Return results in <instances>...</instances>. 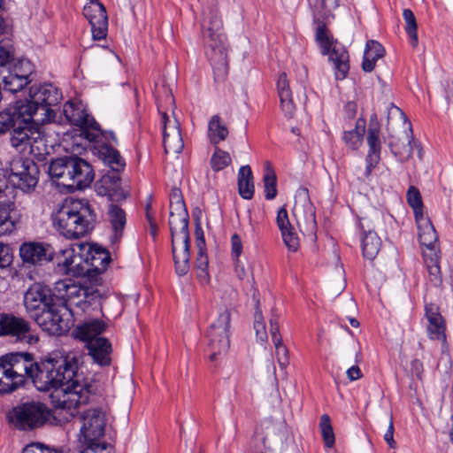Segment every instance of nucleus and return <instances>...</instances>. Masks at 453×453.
Instances as JSON below:
<instances>
[{"label": "nucleus", "instance_id": "f257e3e1", "mask_svg": "<svg viewBox=\"0 0 453 453\" xmlns=\"http://www.w3.org/2000/svg\"><path fill=\"white\" fill-rule=\"evenodd\" d=\"M31 380L39 391L53 389L51 397L60 409L71 411L85 405L92 393L91 384L78 373L76 358L59 353L35 362Z\"/></svg>", "mask_w": 453, "mask_h": 453}, {"label": "nucleus", "instance_id": "f03ea898", "mask_svg": "<svg viewBox=\"0 0 453 453\" xmlns=\"http://www.w3.org/2000/svg\"><path fill=\"white\" fill-rule=\"evenodd\" d=\"M54 228L66 239H79L94 227L96 216L86 199L66 200L51 215Z\"/></svg>", "mask_w": 453, "mask_h": 453}, {"label": "nucleus", "instance_id": "7ed1b4c3", "mask_svg": "<svg viewBox=\"0 0 453 453\" xmlns=\"http://www.w3.org/2000/svg\"><path fill=\"white\" fill-rule=\"evenodd\" d=\"M47 171L50 180L68 192L89 187L95 178L90 164L78 156L52 158Z\"/></svg>", "mask_w": 453, "mask_h": 453}, {"label": "nucleus", "instance_id": "20e7f679", "mask_svg": "<svg viewBox=\"0 0 453 453\" xmlns=\"http://www.w3.org/2000/svg\"><path fill=\"white\" fill-rule=\"evenodd\" d=\"M62 97L61 90L52 83L35 84L30 87L28 99L22 109L28 112L30 119L50 123L56 118L53 107L58 105Z\"/></svg>", "mask_w": 453, "mask_h": 453}, {"label": "nucleus", "instance_id": "39448f33", "mask_svg": "<svg viewBox=\"0 0 453 453\" xmlns=\"http://www.w3.org/2000/svg\"><path fill=\"white\" fill-rule=\"evenodd\" d=\"M96 142H101L99 153L104 162L112 170V174H105L100 180L101 186L98 187L99 193L109 196L111 200L119 201L126 199L127 194L122 189H117L119 186V173L125 169L126 162L120 156V153L113 145L114 142L109 134L100 137Z\"/></svg>", "mask_w": 453, "mask_h": 453}, {"label": "nucleus", "instance_id": "423d86ee", "mask_svg": "<svg viewBox=\"0 0 453 453\" xmlns=\"http://www.w3.org/2000/svg\"><path fill=\"white\" fill-rule=\"evenodd\" d=\"M43 122L27 118L11 132L10 143L17 152L23 156L30 155L37 160H43L47 151L45 139L41 130Z\"/></svg>", "mask_w": 453, "mask_h": 453}, {"label": "nucleus", "instance_id": "0eeeda50", "mask_svg": "<svg viewBox=\"0 0 453 453\" xmlns=\"http://www.w3.org/2000/svg\"><path fill=\"white\" fill-rule=\"evenodd\" d=\"M55 290L59 299L69 308L71 314L79 311L86 312L89 308L99 303V293L92 287L82 286L75 281L66 279L55 283Z\"/></svg>", "mask_w": 453, "mask_h": 453}, {"label": "nucleus", "instance_id": "6e6552de", "mask_svg": "<svg viewBox=\"0 0 453 453\" xmlns=\"http://www.w3.org/2000/svg\"><path fill=\"white\" fill-rule=\"evenodd\" d=\"M79 418L81 423L80 441L87 446L83 451L89 453V450L92 452L104 450L106 444L101 442L105 429L104 414L98 409H90L83 411Z\"/></svg>", "mask_w": 453, "mask_h": 453}, {"label": "nucleus", "instance_id": "1a4fd4ad", "mask_svg": "<svg viewBox=\"0 0 453 453\" xmlns=\"http://www.w3.org/2000/svg\"><path fill=\"white\" fill-rule=\"evenodd\" d=\"M63 113L70 124L80 127L81 136L88 141L97 142L100 137L109 134L114 142H117L115 134L111 131L104 132L81 104L66 102L63 107Z\"/></svg>", "mask_w": 453, "mask_h": 453}, {"label": "nucleus", "instance_id": "9d476101", "mask_svg": "<svg viewBox=\"0 0 453 453\" xmlns=\"http://www.w3.org/2000/svg\"><path fill=\"white\" fill-rule=\"evenodd\" d=\"M316 41L320 47L321 53L325 56L328 55L329 60L334 64L336 79H344L349 69V53L345 47L333 39L324 24L319 25L317 28Z\"/></svg>", "mask_w": 453, "mask_h": 453}, {"label": "nucleus", "instance_id": "9b49d317", "mask_svg": "<svg viewBox=\"0 0 453 453\" xmlns=\"http://www.w3.org/2000/svg\"><path fill=\"white\" fill-rule=\"evenodd\" d=\"M8 419L17 429L34 430L46 423L47 407L40 402L21 403L9 412Z\"/></svg>", "mask_w": 453, "mask_h": 453}, {"label": "nucleus", "instance_id": "f8f14e48", "mask_svg": "<svg viewBox=\"0 0 453 453\" xmlns=\"http://www.w3.org/2000/svg\"><path fill=\"white\" fill-rule=\"evenodd\" d=\"M231 321V310L222 309L217 319L209 326L207 331L209 357L211 361L217 360L218 356L225 354L230 346L229 328Z\"/></svg>", "mask_w": 453, "mask_h": 453}, {"label": "nucleus", "instance_id": "ddd939ff", "mask_svg": "<svg viewBox=\"0 0 453 453\" xmlns=\"http://www.w3.org/2000/svg\"><path fill=\"white\" fill-rule=\"evenodd\" d=\"M34 71L33 64L27 59H19L12 65L0 68V81L4 89L12 94L21 91L32 81L30 76Z\"/></svg>", "mask_w": 453, "mask_h": 453}, {"label": "nucleus", "instance_id": "4468645a", "mask_svg": "<svg viewBox=\"0 0 453 453\" xmlns=\"http://www.w3.org/2000/svg\"><path fill=\"white\" fill-rule=\"evenodd\" d=\"M70 315L69 308L59 300L33 319L49 334L61 335L69 329Z\"/></svg>", "mask_w": 453, "mask_h": 453}, {"label": "nucleus", "instance_id": "2eb2a0df", "mask_svg": "<svg viewBox=\"0 0 453 453\" xmlns=\"http://www.w3.org/2000/svg\"><path fill=\"white\" fill-rule=\"evenodd\" d=\"M382 221V213L376 210L372 211L360 219V226L364 232L362 250L364 257L367 259H374L380 249L381 241L375 230L381 226Z\"/></svg>", "mask_w": 453, "mask_h": 453}, {"label": "nucleus", "instance_id": "dca6fc26", "mask_svg": "<svg viewBox=\"0 0 453 453\" xmlns=\"http://www.w3.org/2000/svg\"><path fill=\"white\" fill-rule=\"evenodd\" d=\"M59 300L58 296L52 294L50 288L40 283L33 284L24 295V305L32 319Z\"/></svg>", "mask_w": 453, "mask_h": 453}, {"label": "nucleus", "instance_id": "f3484780", "mask_svg": "<svg viewBox=\"0 0 453 453\" xmlns=\"http://www.w3.org/2000/svg\"><path fill=\"white\" fill-rule=\"evenodd\" d=\"M0 363L14 376L13 380L22 386L26 378H30L35 362L27 352L10 353L0 357Z\"/></svg>", "mask_w": 453, "mask_h": 453}, {"label": "nucleus", "instance_id": "a211bd4d", "mask_svg": "<svg viewBox=\"0 0 453 453\" xmlns=\"http://www.w3.org/2000/svg\"><path fill=\"white\" fill-rule=\"evenodd\" d=\"M58 270L73 277H85L88 273V264L83 262L81 255L75 254L73 247L53 252V260Z\"/></svg>", "mask_w": 453, "mask_h": 453}, {"label": "nucleus", "instance_id": "6ab92c4d", "mask_svg": "<svg viewBox=\"0 0 453 453\" xmlns=\"http://www.w3.org/2000/svg\"><path fill=\"white\" fill-rule=\"evenodd\" d=\"M83 14L90 24L92 38L104 39L108 32V17L104 4L98 0H91L84 6Z\"/></svg>", "mask_w": 453, "mask_h": 453}, {"label": "nucleus", "instance_id": "aec40b11", "mask_svg": "<svg viewBox=\"0 0 453 453\" xmlns=\"http://www.w3.org/2000/svg\"><path fill=\"white\" fill-rule=\"evenodd\" d=\"M23 264L28 266H42L53 260V249L42 242H25L19 248Z\"/></svg>", "mask_w": 453, "mask_h": 453}, {"label": "nucleus", "instance_id": "412c9836", "mask_svg": "<svg viewBox=\"0 0 453 453\" xmlns=\"http://www.w3.org/2000/svg\"><path fill=\"white\" fill-rule=\"evenodd\" d=\"M163 125V143L167 154H179L184 148L180 123L176 118L171 119L165 112L161 113Z\"/></svg>", "mask_w": 453, "mask_h": 453}, {"label": "nucleus", "instance_id": "4be33fe9", "mask_svg": "<svg viewBox=\"0 0 453 453\" xmlns=\"http://www.w3.org/2000/svg\"><path fill=\"white\" fill-rule=\"evenodd\" d=\"M29 333L30 324L25 319L12 314H3V335H10L28 343L36 342L37 338L30 335Z\"/></svg>", "mask_w": 453, "mask_h": 453}, {"label": "nucleus", "instance_id": "5701e85b", "mask_svg": "<svg viewBox=\"0 0 453 453\" xmlns=\"http://www.w3.org/2000/svg\"><path fill=\"white\" fill-rule=\"evenodd\" d=\"M367 143L369 146L366 157L365 176L369 177L372 169L377 165L380 158L381 143L380 140V127L378 122L371 120L368 127Z\"/></svg>", "mask_w": 453, "mask_h": 453}, {"label": "nucleus", "instance_id": "b1692460", "mask_svg": "<svg viewBox=\"0 0 453 453\" xmlns=\"http://www.w3.org/2000/svg\"><path fill=\"white\" fill-rule=\"evenodd\" d=\"M188 219V211H170L169 226L172 244H176L178 241H180V243H189Z\"/></svg>", "mask_w": 453, "mask_h": 453}, {"label": "nucleus", "instance_id": "393cba45", "mask_svg": "<svg viewBox=\"0 0 453 453\" xmlns=\"http://www.w3.org/2000/svg\"><path fill=\"white\" fill-rule=\"evenodd\" d=\"M276 223L281 233L284 244L288 251H297L300 246L299 237L294 226L290 224L288 214L285 207L279 209L276 217Z\"/></svg>", "mask_w": 453, "mask_h": 453}, {"label": "nucleus", "instance_id": "a878e982", "mask_svg": "<svg viewBox=\"0 0 453 453\" xmlns=\"http://www.w3.org/2000/svg\"><path fill=\"white\" fill-rule=\"evenodd\" d=\"M269 322L270 334L272 341L275 346L277 362L281 369H286L289 363L288 350L287 347L282 343V339L280 334L279 314L277 310H272Z\"/></svg>", "mask_w": 453, "mask_h": 453}, {"label": "nucleus", "instance_id": "bb28decb", "mask_svg": "<svg viewBox=\"0 0 453 453\" xmlns=\"http://www.w3.org/2000/svg\"><path fill=\"white\" fill-rule=\"evenodd\" d=\"M20 215L13 201L0 202V236L13 233Z\"/></svg>", "mask_w": 453, "mask_h": 453}, {"label": "nucleus", "instance_id": "cd10ccee", "mask_svg": "<svg viewBox=\"0 0 453 453\" xmlns=\"http://www.w3.org/2000/svg\"><path fill=\"white\" fill-rule=\"evenodd\" d=\"M23 104L10 105L0 111V134L14 130L21 121L28 118V112L22 109Z\"/></svg>", "mask_w": 453, "mask_h": 453}, {"label": "nucleus", "instance_id": "c85d7f7f", "mask_svg": "<svg viewBox=\"0 0 453 453\" xmlns=\"http://www.w3.org/2000/svg\"><path fill=\"white\" fill-rule=\"evenodd\" d=\"M221 21L216 17H212L210 20V26L203 36L207 39L206 43L215 54H219L222 65H226L224 56V35L220 33Z\"/></svg>", "mask_w": 453, "mask_h": 453}, {"label": "nucleus", "instance_id": "c756f323", "mask_svg": "<svg viewBox=\"0 0 453 453\" xmlns=\"http://www.w3.org/2000/svg\"><path fill=\"white\" fill-rule=\"evenodd\" d=\"M111 261L110 253L103 249L97 248L90 250L83 257V262L88 264V273L86 276H89L91 273L97 274L104 273Z\"/></svg>", "mask_w": 453, "mask_h": 453}, {"label": "nucleus", "instance_id": "7c9ffc66", "mask_svg": "<svg viewBox=\"0 0 453 453\" xmlns=\"http://www.w3.org/2000/svg\"><path fill=\"white\" fill-rule=\"evenodd\" d=\"M277 88L281 110L286 118L291 119L296 111V106L293 102L289 82L285 73H282L279 76L277 81Z\"/></svg>", "mask_w": 453, "mask_h": 453}, {"label": "nucleus", "instance_id": "2f4dec72", "mask_svg": "<svg viewBox=\"0 0 453 453\" xmlns=\"http://www.w3.org/2000/svg\"><path fill=\"white\" fill-rule=\"evenodd\" d=\"M106 328V325L100 319H91L78 326L73 332L76 339H79L87 344L89 341H94L96 338H100L101 334Z\"/></svg>", "mask_w": 453, "mask_h": 453}, {"label": "nucleus", "instance_id": "473e14b6", "mask_svg": "<svg viewBox=\"0 0 453 453\" xmlns=\"http://www.w3.org/2000/svg\"><path fill=\"white\" fill-rule=\"evenodd\" d=\"M418 226V236L422 246L430 250H435V244L438 240L436 231L428 218L420 215L416 219Z\"/></svg>", "mask_w": 453, "mask_h": 453}, {"label": "nucleus", "instance_id": "72a5a7b5", "mask_svg": "<svg viewBox=\"0 0 453 453\" xmlns=\"http://www.w3.org/2000/svg\"><path fill=\"white\" fill-rule=\"evenodd\" d=\"M89 355L100 365H109L111 363V346L106 338H96L87 344Z\"/></svg>", "mask_w": 453, "mask_h": 453}, {"label": "nucleus", "instance_id": "f704fd0d", "mask_svg": "<svg viewBox=\"0 0 453 453\" xmlns=\"http://www.w3.org/2000/svg\"><path fill=\"white\" fill-rule=\"evenodd\" d=\"M108 218L113 231L111 242L116 243L123 234L127 222L126 212L117 204L111 203L108 208Z\"/></svg>", "mask_w": 453, "mask_h": 453}, {"label": "nucleus", "instance_id": "c9c22d12", "mask_svg": "<svg viewBox=\"0 0 453 453\" xmlns=\"http://www.w3.org/2000/svg\"><path fill=\"white\" fill-rule=\"evenodd\" d=\"M384 55L385 50L379 42L374 40L367 41L364 52L362 69L366 73L372 72L376 65V62L382 58Z\"/></svg>", "mask_w": 453, "mask_h": 453}, {"label": "nucleus", "instance_id": "e433bc0d", "mask_svg": "<svg viewBox=\"0 0 453 453\" xmlns=\"http://www.w3.org/2000/svg\"><path fill=\"white\" fill-rule=\"evenodd\" d=\"M254 182L251 169L249 165L242 166L238 172V191L240 196L250 200L254 195Z\"/></svg>", "mask_w": 453, "mask_h": 453}, {"label": "nucleus", "instance_id": "4c0bfd02", "mask_svg": "<svg viewBox=\"0 0 453 453\" xmlns=\"http://www.w3.org/2000/svg\"><path fill=\"white\" fill-rule=\"evenodd\" d=\"M30 166H27V170L23 174L18 176V178L12 182L13 185L24 191H29L34 188L39 179V169L35 162H27Z\"/></svg>", "mask_w": 453, "mask_h": 453}, {"label": "nucleus", "instance_id": "58836bf2", "mask_svg": "<svg viewBox=\"0 0 453 453\" xmlns=\"http://www.w3.org/2000/svg\"><path fill=\"white\" fill-rule=\"evenodd\" d=\"M172 251L175 265V272L179 276H183L189 271V243H181L180 251L178 253L176 244H172Z\"/></svg>", "mask_w": 453, "mask_h": 453}, {"label": "nucleus", "instance_id": "ea45409f", "mask_svg": "<svg viewBox=\"0 0 453 453\" xmlns=\"http://www.w3.org/2000/svg\"><path fill=\"white\" fill-rule=\"evenodd\" d=\"M208 135L210 142L215 146L226 139L228 129L219 115L211 118L208 124Z\"/></svg>", "mask_w": 453, "mask_h": 453}, {"label": "nucleus", "instance_id": "a19ab883", "mask_svg": "<svg viewBox=\"0 0 453 453\" xmlns=\"http://www.w3.org/2000/svg\"><path fill=\"white\" fill-rule=\"evenodd\" d=\"M365 127V121L359 119L357 120L356 127L353 130L344 132L343 140L348 147L352 150H357L362 144Z\"/></svg>", "mask_w": 453, "mask_h": 453}, {"label": "nucleus", "instance_id": "79ce46f5", "mask_svg": "<svg viewBox=\"0 0 453 453\" xmlns=\"http://www.w3.org/2000/svg\"><path fill=\"white\" fill-rule=\"evenodd\" d=\"M265 196L267 200H273L277 195V178L270 163L265 164V173L264 174Z\"/></svg>", "mask_w": 453, "mask_h": 453}, {"label": "nucleus", "instance_id": "37998d69", "mask_svg": "<svg viewBox=\"0 0 453 453\" xmlns=\"http://www.w3.org/2000/svg\"><path fill=\"white\" fill-rule=\"evenodd\" d=\"M403 17L405 21V31L410 37V42L413 48H416L418 43V25L416 17L413 12L410 9H404L403 12Z\"/></svg>", "mask_w": 453, "mask_h": 453}, {"label": "nucleus", "instance_id": "c03bdc74", "mask_svg": "<svg viewBox=\"0 0 453 453\" xmlns=\"http://www.w3.org/2000/svg\"><path fill=\"white\" fill-rule=\"evenodd\" d=\"M14 376L0 363V395L12 393L21 387Z\"/></svg>", "mask_w": 453, "mask_h": 453}, {"label": "nucleus", "instance_id": "a18cd8bd", "mask_svg": "<svg viewBox=\"0 0 453 453\" xmlns=\"http://www.w3.org/2000/svg\"><path fill=\"white\" fill-rule=\"evenodd\" d=\"M231 163V157L228 152L215 146L214 153L211 158V166L214 172L225 169Z\"/></svg>", "mask_w": 453, "mask_h": 453}, {"label": "nucleus", "instance_id": "49530a36", "mask_svg": "<svg viewBox=\"0 0 453 453\" xmlns=\"http://www.w3.org/2000/svg\"><path fill=\"white\" fill-rule=\"evenodd\" d=\"M319 427L321 430V434L325 442V446L327 448H332L334 444V434L331 425L330 418L327 414H324L321 416Z\"/></svg>", "mask_w": 453, "mask_h": 453}, {"label": "nucleus", "instance_id": "de8ad7c7", "mask_svg": "<svg viewBox=\"0 0 453 453\" xmlns=\"http://www.w3.org/2000/svg\"><path fill=\"white\" fill-rule=\"evenodd\" d=\"M27 162H34L29 158H23L21 157H14L9 165V179L12 182H13L18 176L22 175V173H25L27 170V166H30Z\"/></svg>", "mask_w": 453, "mask_h": 453}, {"label": "nucleus", "instance_id": "09e8293b", "mask_svg": "<svg viewBox=\"0 0 453 453\" xmlns=\"http://www.w3.org/2000/svg\"><path fill=\"white\" fill-rule=\"evenodd\" d=\"M407 202L414 211L415 219L420 215H423V203L421 195L417 188L413 186L409 188L407 191Z\"/></svg>", "mask_w": 453, "mask_h": 453}, {"label": "nucleus", "instance_id": "8fccbe9b", "mask_svg": "<svg viewBox=\"0 0 453 453\" xmlns=\"http://www.w3.org/2000/svg\"><path fill=\"white\" fill-rule=\"evenodd\" d=\"M14 48L10 40L0 42V68L14 63Z\"/></svg>", "mask_w": 453, "mask_h": 453}, {"label": "nucleus", "instance_id": "3c124183", "mask_svg": "<svg viewBox=\"0 0 453 453\" xmlns=\"http://www.w3.org/2000/svg\"><path fill=\"white\" fill-rule=\"evenodd\" d=\"M170 211L181 212L187 211L181 190L173 188L169 194Z\"/></svg>", "mask_w": 453, "mask_h": 453}, {"label": "nucleus", "instance_id": "603ef678", "mask_svg": "<svg viewBox=\"0 0 453 453\" xmlns=\"http://www.w3.org/2000/svg\"><path fill=\"white\" fill-rule=\"evenodd\" d=\"M427 271L429 275V281L434 287H441L442 284V277L437 258L432 257L430 261L427 262Z\"/></svg>", "mask_w": 453, "mask_h": 453}, {"label": "nucleus", "instance_id": "864d4df0", "mask_svg": "<svg viewBox=\"0 0 453 453\" xmlns=\"http://www.w3.org/2000/svg\"><path fill=\"white\" fill-rule=\"evenodd\" d=\"M254 329L256 332L257 338L261 342H266L267 338H268L267 332H266V326H265V323L262 312L260 311H257L255 312Z\"/></svg>", "mask_w": 453, "mask_h": 453}, {"label": "nucleus", "instance_id": "5fc2aeb1", "mask_svg": "<svg viewBox=\"0 0 453 453\" xmlns=\"http://www.w3.org/2000/svg\"><path fill=\"white\" fill-rule=\"evenodd\" d=\"M427 334L431 340L444 341L445 336V325L443 320L430 322L427 326Z\"/></svg>", "mask_w": 453, "mask_h": 453}, {"label": "nucleus", "instance_id": "6e6d98bb", "mask_svg": "<svg viewBox=\"0 0 453 453\" xmlns=\"http://www.w3.org/2000/svg\"><path fill=\"white\" fill-rule=\"evenodd\" d=\"M12 262V249L8 244L0 242V268L8 267Z\"/></svg>", "mask_w": 453, "mask_h": 453}, {"label": "nucleus", "instance_id": "4d7b16f0", "mask_svg": "<svg viewBox=\"0 0 453 453\" xmlns=\"http://www.w3.org/2000/svg\"><path fill=\"white\" fill-rule=\"evenodd\" d=\"M22 453H62L56 449H50L42 443H31L23 449Z\"/></svg>", "mask_w": 453, "mask_h": 453}, {"label": "nucleus", "instance_id": "13d9d810", "mask_svg": "<svg viewBox=\"0 0 453 453\" xmlns=\"http://www.w3.org/2000/svg\"><path fill=\"white\" fill-rule=\"evenodd\" d=\"M231 251L233 258L237 262L242 252V242L238 234L231 236Z\"/></svg>", "mask_w": 453, "mask_h": 453}, {"label": "nucleus", "instance_id": "bf43d9fd", "mask_svg": "<svg viewBox=\"0 0 453 453\" xmlns=\"http://www.w3.org/2000/svg\"><path fill=\"white\" fill-rule=\"evenodd\" d=\"M425 311L428 323L443 320L441 315L439 312L438 307L435 306L434 304L431 303L426 305Z\"/></svg>", "mask_w": 453, "mask_h": 453}, {"label": "nucleus", "instance_id": "052dcab7", "mask_svg": "<svg viewBox=\"0 0 453 453\" xmlns=\"http://www.w3.org/2000/svg\"><path fill=\"white\" fill-rule=\"evenodd\" d=\"M384 440L391 449L395 448L396 443L394 440V423L392 415H390L389 417L388 428L386 434H384Z\"/></svg>", "mask_w": 453, "mask_h": 453}, {"label": "nucleus", "instance_id": "680f3d73", "mask_svg": "<svg viewBox=\"0 0 453 453\" xmlns=\"http://www.w3.org/2000/svg\"><path fill=\"white\" fill-rule=\"evenodd\" d=\"M196 269H207L208 268V257L203 251V248L198 250L197 257L196 260Z\"/></svg>", "mask_w": 453, "mask_h": 453}, {"label": "nucleus", "instance_id": "e2e57ef3", "mask_svg": "<svg viewBox=\"0 0 453 453\" xmlns=\"http://www.w3.org/2000/svg\"><path fill=\"white\" fill-rule=\"evenodd\" d=\"M411 372L417 376V378L421 379V375L423 372V364L418 359H414L411 363Z\"/></svg>", "mask_w": 453, "mask_h": 453}, {"label": "nucleus", "instance_id": "0e129e2a", "mask_svg": "<svg viewBox=\"0 0 453 453\" xmlns=\"http://www.w3.org/2000/svg\"><path fill=\"white\" fill-rule=\"evenodd\" d=\"M347 377L349 380H357L362 377V372L357 365H353L347 370Z\"/></svg>", "mask_w": 453, "mask_h": 453}, {"label": "nucleus", "instance_id": "69168bd1", "mask_svg": "<svg viewBox=\"0 0 453 453\" xmlns=\"http://www.w3.org/2000/svg\"><path fill=\"white\" fill-rule=\"evenodd\" d=\"M195 234H196V238L197 247L199 250L200 248H203V246L205 244V242H204L203 229L198 221L196 224Z\"/></svg>", "mask_w": 453, "mask_h": 453}, {"label": "nucleus", "instance_id": "338daca9", "mask_svg": "<svg viewBox=\"0 0 453 453\" xmlns=\"http://www.w3.org/2000/svg\"><path fill=\"white\" fill-rule=\"evenodd\" d=\"M321 4L322 7L328 12L335 9L339 5L338 0H321Z\"/></svg>", "mask_w": 453, "mask_h": 453}, {"label": "nucleus", "instance_id": "774afa93", "mask_svg": "<svg viewBox=\"0 0 453 453\" xmlns=\"http://www.w3.org/2000/svg\"><path fill=\"white\" fill-rule=\"evenodd\" d=\"M196 276L202 283L209 282V273L207 269H196Z\"/></svg>", "mask_w": 453, "mask_h": 453}]
</instances>
